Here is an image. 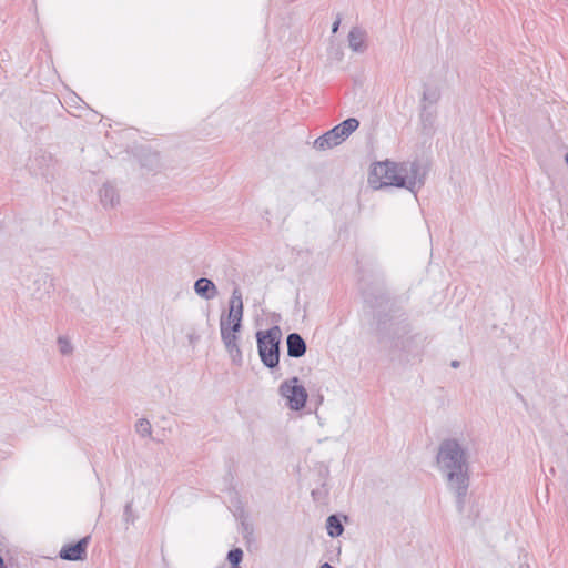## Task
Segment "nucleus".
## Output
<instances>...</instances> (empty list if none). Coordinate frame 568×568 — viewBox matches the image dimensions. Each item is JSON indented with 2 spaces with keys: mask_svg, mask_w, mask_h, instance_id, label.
Returning a JSON list of instances; mask_svg holds the SVG:
<instances>
[{
  "mask_svg": "<svg viewBox=\"0 0 568 568\" xmlns=\"http://www.w3.org/2000/svg\"><path fill=\"white\" fill-rule=\"evenodd\" d=\"M376 337L381 344H389L390 349L399 352L406 359L423 356L429 337L420 332L412 333L413 326L407 313L399 306L375 315Z\"/></svg>",
  "mask_w": 568,
  "mask_h": 568,
  "instance_id": "f257e3e1",
  "label": "nucleus"
},
{
  "mask_svg": "<svg viewBox=\"0 0 568 568\" xmlns=\"http://www.w3.org/2000/svg\"><path fill=\"white\" fill-rule=\"evenodd\" d=\"M469 454L456 438H446L440 442L436 455V463L440 473L445 476L448 488L456 496V507L464 511L465 498L468 493Z\"/></svg>",
  "mask_w": 568,
  "mask_h": 568,
  "instance_id": "f03ea898",
  "label": "nucleus"
},
{
  "mask_svg": "<svg viewBox=\"0 0 568 568\" xmlns=\"http://www.w3.org/2000/svg\"><path fill=\"white\" fill-rule=\"evenodd\" d=\"M427 171L418 161L395 163L376 162L368 174V183L374 189L396 186L416 194L425 184Z\"/></svg>",
  "mask_w": 568,
  "mask_h": 568,
  "instance_id": "7ed1b4c3",
  "label": "nucleus"
},
{
  "mask_svg": "<svg viewBox=\"0 0 568 568\" xmlns=\"http://www.w3.org/2000/svg\"><path fill=\"white\" fill-rule=\"evenodd\" d=\"M257 351L263 365L270 369L278 367L281 349V328L275 325L256 332Z\"/></svg>",
  "mask_w": 568,
  "mask_h": 568,
  "instance_id": "20e7f679",
  "label": "nucleus"
},
{
  "mask_svg": "<svg viewBox=\"0 0 568 568\" xmlns=\"http://www.w3.org/2000/svg\"><path fill=\"white\" fill-rule=\"evenodd\" d=\"M359 126L356 118H348L314 141V148L325 151L342 144Z\"/></svg>",
  "mask_w": 568,
  "mask_h": 568,
  "instance_id": "39448f33",
  "label": "nucleus"
},
{
  "mask_svg": "<svg viewBox=\"0 0 568 568\" xmlns=\"http://www.w3.org/2000/svg\"><path fill=\"white\" fill-rule=\"evenodd\" d=\"M280 395L286 399V405L292 410H301L305 407L308 394L300 378L294 376L285 379L278 388Z\"/></svg>",
  "mask_w": 568,
  "mask_h": 568,
  "instance_id": "423d86ee",
  "label": "nucleus"
},
{
  "mask_svg": "<svg viewBox=\"0 0 568 568\" xmlns=\"http://www.w3.org/2000/svg\"><path fill=\"white\" fill-rule=\"evenodd\" d=\"M244 305H243V296L242 291L239 286H235L232 291L231 297L229 300V311L227 313H222L220 317V328L223 326H230L235 323L237 320L243 318Z\"/></svg>",
  "mask_w": 568,
  "mask_h": 568,
  "instance_id": "0eeeda50",
  "label": "nucleus"
},
{
  "mask_svg": "<svg viewBox=\"0 0 568 568\" xmlns=\"http://www.w3.org/2000/svg\"><path fill=\"white\" fill-rule=\"evenodd\" d=\"M90 539V536H85L79 539L77 542L64 545L59 552V557L69 561H79L85 559Z\"/></svg>",
  "mask_w": 568,
  "mask_h": 568,
  "instance_id": "6e6552de",
  "label": "nucleus"
},
{
  "mask_svg": "<svg viewBox=\"0 0 568 568\" xmlns=\"http://www.w3.org/2000/svg\"><path fill=\"white\" fill-rule=\"evenodd\" d=\"M287 356L300 358L305 355L307 345L298 333H290L286 337Z\"/></svg>",
  "mask_w": 568,
  "mask_h": 568,
  "instance_id": "1a4fd4ad",
  "label": "nucleus"
},
{
  "mask_svg": "<svg viewBox=\"0 0 568 568\" xmlns=\"http://www.w3.org/2000/svg\"><path fill=\"white\" fill-rule=\"evenodd\" d=\"M194 292L204 300H213L219 295L214 282L207 277H200L194 283Z\"/></svg>",
  "mask_w": 568,
  "mask_h": 568,
  "instance_id": "9d476101",
  "label": "nucleus"
},
{
  "mask_svg": "<svg viewBox=\"0 0 568 568\" xmlns=\"http://www.w3.org/2000/svg\"><path fill=\"white\" fill-rule=\"evenodd\" d=\"M364 301L373 308H379L390 302L387 291L377 288L364 292Z\"/></svg>",
  "mask_w": 568,
  "mask_h": 568,
  "instance_id": "9b49d317",
  "label": "nucleus"
},
{
  "mask_svg": "<svg viewBox=\"0 0 568 568\" xmlns=\"http://www.w3.org/2000/svg\"><path fill=\"white\" fill-rule=\"evenodd\" d=\"M348 45L354 52L363 53L367 45L365 43L366 40V31L359 27H354L351 29L347 36Z\"/></svg>",
  "mask_w": 568,
  "mask_h": 568,
  "instance_id": "f8f14e48",
  "label": "nucleus"
},
{
  "mask_svg": "<svg viewBox=\"0 0 568 568\" xmlns=\"http://www.w3.org/2000/svg\"><path fill=\"white\" fill-rule=\"evenodd\" d=\"M101 203L104 207H114L120 202V195L114 185L104 183L99 191Z\"/></svg>",
  "mask_w": 568,
  "mask_h": 568,
  "instance_id": "ddd939ff",
  "label": "nucleus"
},
{
  "mask_svg": "<svg viewBox=\"0 0 568 568\" xmlns=\"http://www.w3.org/2000/svg\"><path fill=\"white\" fill-rule=\"evenodd\" d=\"M437 116L436 108H430L429 105L420 104V122L423 129L425 131H429L434 128V123Z\"/></svg>",
  "mask_w": 568,
  "mask_h": 568,
  "instance_id": "4468645a",
  "label": "nucleus"
},
{
  "mask_svg": "<svg viewBox=\"0 0 568 568\" xmlns=\"http://www.w3.org/2000/svg\"><path fill=\"white\" fill-rule=\"evenodd\" d=\"M327 535L332 538L339 537L344 532V526L337 515H329L326 519Z\"/></svg>",
  "mask_w": 568,
  "mask_h": 568,
  "instance_id": "2eb2a0df",
  "label": "nucleus"
},
{
  "mask_svg": "<svg viewBox=\"0 0 568 568\" xmlns=\"http://www.w3.org/2000/svg\"><path fill=\"white\" fill-rule=\"evenodd\" d=\"M224 347L230 355L232 363L236 366H242L243 355L239 342L226 343L224 344Z\"/></svg>",
  "mask_w": 568,
  "mask_h": 568,
  "instance_id": "dca6fc26",
  "label": "nucleus"
},
{
  "mask_svg": "<svg viewBox=\"0 0 568 568\" xmlns=\"http://www.w3.org/2000/svg\"><path fill=\"white\" fill-rule=\"evenodd\" d=\"M440 99V93L436 88H426L423 92L422 103L425 105H429L430 108H436L435 105Z\"/></svg>",
  "mask_w": 568,
  "mask_h": 568,
  "instance_id": "f3484780",
  "label": "nucleus"
},
{
  "mask_svg": "<svg viewBox=\"0 0 568 568\" xmlns=\"http://www.w3.org/2000/svg\"><path fill=\"white\" fill-rule=\"evenodd\" d=\"M244 552L241 548H233L227 552L226 559L231 565V568H241Z\"/></svg>",
  "mask_w": 568,
  "mask_h": 568,
  "instance_id": "a211bd4d",
  "label": "nucleus"
},
{
  "mask_svg": "<svg viewBox=\"0 0 568 568\" xmlns=\"http://www.w3.org/2000/svg\"><path fill=\"white\" fill-rule=\"evenodd\" d=\"M135 430L142 437L151 436V434H152L151 423L146 418H140L135 424Z\"/></svg>",
  "mask_w": 568,
  "mask_h": 568,
  "instance_id": "6ab92c4d",
  "label": "nucleus"
},
{
  "mask_svg": "<svg viewBox=\"0 0 568 568\" xmlns=\"http://www.w3.org/2000/svg\"><path fill=\"white\" fill-rule=\"evenodd\" d=\"M58 346H59V352L62 355H70L73 352V346H72L71 342L68 339V337H65V336L58 337Z\"/></svg>",
  "mask_w": 568,
  "mask_h": 568,
  "instance_id": "aec40b11",
  "label": "nucleus"
},
{
  "mask_svg": "<svg viewBox=\"0 0 568 568\" xmlns=\"http://www.w3.org/2000/svg\"><path fill=\"white\" fill-rule=\"evenodd\" d=\"M220 332H221V339H222L223 344L239 342V339H240L239 335L230 332L225 327L220 328Z\"/></svg>",
  "mask_w": 568,
  "mask_h": 568,
  "instance_id": "412c9836",
  "label": "nucleus"
},
{
  "mask_svg": "<svg viewBox=\"0 0 568 568\" xmlns=\"http://www.w3.org/2000/svg\"><path fill=\"white\" fill-rule=\"evenodd\" d=\"M132 505H133V501H129L124 506L123 518L126 524H130V523L133 524L135 521V516L133 514Z\"/></svg>",
  "mask_w": 568,
  "mask_h": 568,
  "instance_id": "4be33fe9",
  "label": "nucleus"
},
{
  "mask_svg": "<svg viewBox=\"0 0 568 568\" xmlns=\"http://www.w3.org/2000/svg\"><path fill=\"white\" fill-rule=\"evenodd\" d=\"M242 321H243V318H240L235 323L231 324L230 326H224V327L227 328L230 332L239 335L243 327Z\"/></svg>",
  "mask_w": 568,
  "mask_h": 568,
  "instance_id": "5701e85b",
  "label": "nucleus"
},
{
  "mask_svg": "<svg viewBox=\"0 0 568 568\" xmlns=\"http://www.w3.org/2000/svg\"><path fill=\"white\" fill-rule=\"evenodd\" d=\"M341 22H342V17H341V14H337L336 19H335V21L333 22V26H332V32L333 33H336L338 31Z\"/></svg>",
  "mask_w": 568,
  "mask_h": 568,
  "instance_id": "b1692460",
  "label": "nucleus"
},
{
  "mask_svg": "<svg viewBox=\"0 0 568 568\" xmlns=\"http://www.w3.org/2000/svg\"><path fill=\"white\" fill-rule=\"evenodd\" d=\"M459 365H460V362H459V361H456V359L452 361V363H450V366H452L453 368H458V367H459Z\"/></svg>",
  "mask_w": 568,
  "mask_h": 568,
  "instance_id": "393cba45",
  "label": "nucleus"
},
{
  "mask_svg": "<svg viewBox=\"0 0 568 568\" xmlns=\"http://www.w3.org/2000/svg\"><path fill=\"white\" fill-rule=\"evenodd\" d=\"M320 568H335V567H333L328 562H324Z\"/></svg>",
  "mask_w": 568,
  "mask_h": 568,
  "instance_id": "a878e982",
  "label": "nucleus"
},
{
  "mask_svg": "<svg viewBox=\"0 0 568 568\" xmlns=\"http://www.w3.org/2000/svg\"><path fill=\"white\" fill-rule=\"evenodd\" d=\"M312 496H313V498L316 500V499H317V497H316V496H318L317 490L313 489V490H312Z\"/></svg>",
  "mask_w": 568,
  "mask_h": 568,
  "instance_id": "bb28decb",
  "label": "nucleus"
},
{
  "mask_svg": "<svg viewBox=\"0 0 568 568\" xmlns=\"http://www.w3.org/2000/svg\"><path fill=\"white\" fill-rule=\"evenodd\" d=\"M565 160H566V163H567V165H568V152H567V153H566V155H565Z\"/></svg>",
  "mask_w": 568,
  "mask_h": 568,
  "instance_id": "cd10ccee",
  "label": "nucleus"
}]
</instances>
